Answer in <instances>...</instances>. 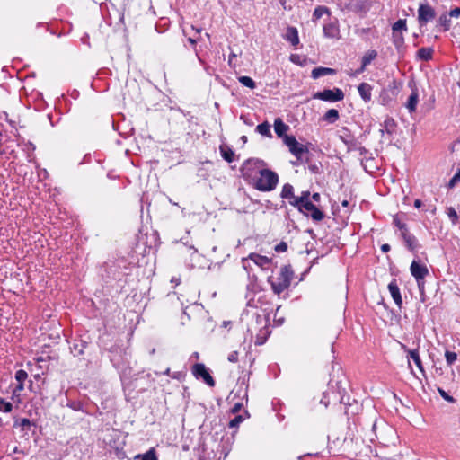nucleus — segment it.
I'll return each mask as SVG.
<instances>
[{
	"instance_id": "nucleus-58",
	"label": "nucleus",
	"mask_w": 460,
	"mask_h": 460,
	"mask_svg": "<svg viewBox=\"0 0 460 460\" xmlns=\"http://www.w3.org/2000/svg\"><path fill=\"white\" fill-rule=\"evenodd\" d=\"M18 452H20V451H19L18 447H15L14 449H13V453H18Z\"/></svg>"
},
{
	"instance_id": "nucleus-8",
	"label": "nucleus",
	"mask_w": 460,
	"mask_h": 460,
	"mask_svg": "<svg viewBox=\"0 0 460 460\" xmlns=\"http://www.w3.org/2000/svg\"><path fill=\"white\" fill-rule=\"evenodd\" d=\"M323 35L329 39L341 38L340 27L337 20L330 21L323 25Z\"/></svg>"
},
{
	"instance_id": "nucleus-13",
	"label": "nucleus",
	"mask_w": 460,
	"mask_h": 460,
	"mask_svg": "<svg viewBox=\"0 0 460 460\" xmlns=\"http://www.w3.org/2000/svg\"><path fill=\"white\" fill-rule=\"evenodd\" d=\"M292 278L293 270L291 267L289 265L283 266L280 269L279 276L278 277V279L290 286Z\"/></svg>"
},
{
	"instance_id": "nucleus-35",
	"label": "nucleus",
	"mask_w": 460,
	"mask_h": 460,
	"mask_svg": "<svg viewBox=\"0 0 460 460\" xmlns=\"http://www.w3.org/2000/svg\"><path fill=\"white\" fill-rule=\"evenodd\" d=\"M445 358L447 360V363L451 366L457 358L456 353L453 351H446Z\"/></svg>"
},
{
	"instance_id": "nucleus-1",
	"label": "nucleus",
	"mask_w": 460,
	"mask_h": 460,
	"mask_svg": "<svg viewBox=\"0 0 460 460\" xmlns=\"http://www.w3.org/2000/svg\"><path fill=\"white\" fill-rule=\"evenodd\" d=\"M279 182L278 174L269 169H262L259 176L254 179V187L261 191L273 190Z\"/></svg>"
},
{
	"instance_id": "nucleus-20",
	"label": "nucleus",
	"mask_w": 460,
	"mask_h": 460,
	"mask_svg": "<svg viewBox=\"0 0 460 460\" xmlns=\"http://www.w3.org/2000/svg\"><path fill=\"white\" fill-rule=\"evenodd\" d=\"M310 192L309 191H303L300 197H296L294 200H290L289 204L295 208L310 201L309 200Z\"/></svg>"
},
{
	"instance_id": "nucleus-49",
	"label": "nucleus",
	"mask_w": 460,
	"mask_h": 460,
	"mask_svg": "<svg viewBox=\"0 0 460 460\" xmlns=\"http://www.w3.org/2000/svg\"><path fill=\"white\" fill-rule=\"evenodd\" d=\"M381 250L382 252H387L388 251H390V245L387 244V243H385L381 246Z\"/></svg>"
},
{
	"instance_id": "nucleus-32",
	"label": "nucleus",
	"mask_w": 460,
	"mask_h": 460,
	"mask_svg": "<svg viewBox=\"0 0 460 460\" xmlns=\"http://www.w3.org/2000/svg\"><path fill=\"white\" fill-rule=\"evenodd\" d=\"M402 236L403 237L405 243H407L408 247L412 250L413 249V243L415 242V238L411 235H410L407 231L402 232Z\"/></svg>"
},
{
	"instance_id": "nucleus-38",
	"label": "nucleus",
	"mask_w": 460,
	"mask_h": 460,
	"mask_svg": "<svg viewBox=\"0 0 460 460\" xmlns=\"http://www.w3.org/2000/svg\"><path fill=\"white\" fill-rule=\"evenodd\" d=\"M243 420V418L241 415L235 416L230 422L229 427L234 428L237 427L242 421Z\"/></svg>"
},
{
	"instance_id": "nucleus-33",
	"label": "nucleus",
	"mask_w": 460,
	"mask_h": 460,
	"mask_svg": "<svg viewBox=\"0 0 460 460\" xmlns=\"http://www.w3.org/2000/svg\"><path fill=\"white\" fill-rule=\"evenodd\" d=\"M13 409V404L9 402H5L4 400H0V411L2 412H10Z\"/></svg>"
},
{
	"instance_id": "nucleus-37",
	"label": "nucleus",
	"mask_w": 460,
	"mask_h": 460,
	"mask_svg": "<svg viewBox=\"0 0 460 460\" xmlns=\"http://www.w3.org/2000/svg\"><path fill=\"white\" fill-rule=\"evenodd\" d=\"M14 426H19L22 429H29L31 427V421L29 419H22L19 421H15Z\"/></svg>"
},
{
	"instance_id": "nucleus-24",
	"label": "nucleus",
	"mask_w": 460,
	"mask_h": 460,
	"mask_svg": "<svg viewBox=\"0 0 460 460\" xmlns=\"http://www.w3.org/2000/svg\"><path fill=\"white\" fill-rule=\"evenodd\" d=\"M450 17L449 13L440 15L438 24L443 28V31L449 30L451 22Z\"/></svg>"
},
{
	"instance_id": "nucleus-36",
	"label": "nucleus",
	"mask_w": 460,
	"mask_h": 460,
	"mask_svg": "<svg viewBox=\"0 0 460 460\" xmlns=\"http://www.w3.org/2000/svg\"><path fill=\"white\" fill-rule=\"evenodd\" d=\"M447 216L448 217L450 218L451 222L455 225L456 224L457 222V219H458V216H457V213L456 211L455 210V208H449L447 209Z\"/></svg>"
},
{
	"instance_id": "nucleus-56",
	"label": "nucleus",
	"mask_w": 460,
	"mask_h": 460,
	"mask_svg": "<svg viewBox=\"0 0 460 460\" xmlns=\"http://www.w3.org/2000/svg\"><path fill=\"white\" fill-rule=\"evenodd\" d=\"M341 205H342L343 207H348V206H349V201H348V200H343V201L341 202Z\"/></svg>"
},
{
	"instance_id": "nucleus-44",
	"label": "nucleus",
	"mask_w": 460,
	"mask_h": 460,
	"mask_svg": "<svg viewBox=\"0 0 460 460\" xmlns=\"http://www.w3.org/2000/svg\"><path fill=\"white\" fill-rule=\"evenodd\" d=\"M449 15L451 17H459L460 16V8H455L450 11Z\"/></svg>"
},
{
	"instance_id": "nucleus-9",
	"label": "nucleus",
	"mask_w": 460,
	"mask_h": 460,
	"mask_svg": "<svg viewBox=\"0 0 460 460\" xmlns=\"http://www.w3.org/2000/svg\"><path fill=\"white\" fill-rule=\"evenodd\" d=\"M248 260L252 261L257 266L261 267V269H265L271 261V259L268 258L267 256L252 252L248 256V258L243 259V264L244 268H246V261Z\"/></svg>"
},
{
	"instance_id": "nucleus-22",
	"label": "nucleus",
	"mask_w": 460,
	"mask_h": 460,
	"mask_svg": "<svg viewBox=\"0 0 460 460\" xmlns=\"http://www.w3.org/2000/svg\"><path fill=\"white\" fill-rule=\"evenodd\" d=\"M220 152L223 158L227 161L228 163H231L234 161V153L232 149H230L227 146H220Z\"/></svg>"
},
{
	"instance_id": "nucleus-40",
	"label": "nucleus",
	"mask_w": 460,
	"mask_h": 460,
	"mask_svg": "<svg viewBox=\"0 0 460 460\" xmlns=\"http://www.w3.org/2000/svg\"><path fill=\"white\" fill-rule=\"evenodd\" d=\"M288 250V244L285 242H281L275 246V251L278 252H284Z\"/></svg>"
},
{
	"instance_id": "nucleus-3",
	"label": "nucleus",
	"mask_w": 460,
	"mask_h": 460,
	"mask_svg": "<svg viewBox=\"0 0 460 460\" xmlns=\"http://www.w3.org/2000/svg\"><path fill=\"white\" fill-rule=\"evenodd\" d=\"M314 99L331 102H339L344 99V93L340 88L324 89L322 92L314 93Z\"/></svg>"
},
{
	"instance_id": "nucleus-26",
	"label": "nucleus",
	"mask_w": 460,
	"mask_h": 460,
	"mask_svg": "<svg viewBox=\"0 0 460 460\" xmlns=\"http://www.w3.org/2000/svg\"><path fill=\"white\" fill-rule=\"evenodd\" d=\"M140 460H158L155 448H150L146 454L137 456Z\"/></svg>"
},
{
	"instance_id": "nucleus-52",
	"label": "nucleus",
	"mask_w": 460,
	"mask_h": 460,
	"mask_svg": "<svg viewBox=\"0 0 460 460\" xmlns=\"http://www.w3.org/2000/svg\"><path fill=\"white\" fill-rule=\"evenodd\" d=\"M414 206H415V208H420V207H421V201H420V199H416V200L414 201Z\"/></svg>"
},
{
	"instance_id": "nucleus-17",
	"label": "nucleus",
	"mask_w": 460,
	"mask_h": 460,
	"mask_svg": "<svg viewBox=\"0 0 460 460\" xmlns=\"http://www.w3.org/2000/svg\"><path fill=\"white\" fill-rule=\"evenodd\" d=\"M286 39L293 45L296 46L299 43L298 31L295 27H288L286 34Z\"/></svg>"
},
{
	"instance_id": "nucleus-55",
	"label": "nucleus",
	"mask_w": 460,
	"mask_h": 460,
	"mask_svg": "<svg viewBox=\"0 0 460 460\" xmlns=\"http://www.w3.org/2000/svg\"><path fill=\"white\" fill-rule=\"evenodd\" d=\"M189 41H190L192 45H194V44H196L197 40H196V39H193V38H189Z\"/></svg>"
},
{
	"instance_id": "nucleus-29",
	"label": "nucleus",
	"mask_w": 460,
	"mask_h": 460,
	"mask_svg": "<svg viewBox=\"0 0 460 460\" xmlns=\"http://www.w3.org/2000/svg\"><path fill=\"white\" fill-rule=\"evenodd\" d=\"M270 125L267 122L261 123V124L258 125L257 128H256L257 131L261 135L267 136V137L270 136Z\"/></svg>"
},
{
	"instance_id": "nucleus-4",
	"label": "nucleus",
	"mask_w": 460,
	"mask_h": 460,
	"mask_svg": "<svg viewBox=\"0 0 460 460\" xmlns=\"http://www.w3.org/2000/svg\"><path fill=\"white\" fill-rule=\"evenodd\" d=\"M296 208L301 213L306 217H310L314 221L319 222L324 217L323 212L317 208L311 201L305 202Z\"/></svg>"
},
{
	"instance_id": "nucleus-60",
	"label": "nucleus",
	"mask_w": 460,
	"mask_h": 460,
	"mask_svg": "<svg viewBox=\"0 0 460 460\" xmlns=\"http://www.w3.org/2000/svg\"><path fill=\"white\" fill-rule=\"evenodd\" d=\"M205 36H206L207 39L210 38V35L208 33H205Z\"/></svg>"
},
{
	"instance_id": "nucleus-57",
	"label": "nucleus",
	"mask_w": 460,
	"mask_h": 460,
	"mask_svg": "<svg viewBox=\"0 0 460 460\" xmlns=\"http://www.w3.org/2000/svg\"><path fill=\"white\" fill-rule=\"evenodd\" d=\"M408 365H409V367L411 369V372L413 373V370H412L411 364L410 360H408Z\"/></svg>"
},
{
	"instance_id": "nucleus-54",
	"label": "nucleus",
	"mask_w": 460,
	"mask_h": 460,
	"mask_svg": "<svg viewBox=\"0 0 460 460\" xmlns=\"http://www.w3.org/2000/svg\"><path fill=\"white\" fill-rule=\"evenodd\" d=\"M171 281L172 283H175L176 285H178L180 283V279H175V278H172Z\"/></svg>"
},
{
	"instance_id": "nucleus-27",
	"label": "nucleus",
	"mask_w": 460,
	"mask_h": 460,
	"mask_svg": "<svg viewBox=\"0 0 460 460\" xmlns=\"http://www.w3.org/2000/svg\"><path fill=\"white\" fill-rule=\"evenodd\" d=\"M392 30H393V32H395V31L402 32V31H406L407 30L406 21L402 20V19L398 20L396 22L394 23Z\"/></svg>"
},
{
	"instance_id": "nucleus-16",
	"label": "nucleus",
	"mask_w": 460,
	"mask_h": 460,
	"mask_svg": "<svg viewBox=\"0 0 460 460\" xmlns=\"http://www.w3.org/2000/svg\"><path fill=\"white\" fill-rule=\"evenodd\" d=\"M288 129V126L286 125L281 119H276L274 121V130L278 137H282L284 140L285 133Z\"/></svg>"
},
{
	"instance_id": "nucleus-59",
	"label": "nucleus",
	"mask_w": 460,
	"mask_h": 460,
	"mask_svg": "<svg viewBox=\"0 0 460 460\" xmlns=\"http://www.w3.org/2000/svg\"><path fill=\"white\" fill-rule=\"evenodd\" d=\"M3 425H4V423H3V420H2V418L0 417V427H2Z\"/></svg>"
},
{
	"instance_id": "nucleus-23",
	"label": "nucleus",
	"mask_w": 460,
	"mask_h": 460,
	"mask_svg": "<svg viewBox=\"0 0 460 460\" xmlns=\"http://www.w3.org/2000/svg\"><path fill=\"white\" fill-rule=\"evenodd\" d=\"M339 119V112L335 109H330L327 111V112L323 115V119L325 121H328L330 123L335 122Z\"/></svg>"
},
{
	"instance_id": "nucleus-19",
	"label": "nucleus",
	"mask_w": 460,
	"mask_h": 460,
	"mask_svg": "<svg viewBox=\"0 0 460 460\" xmlns=\"http://www.w3.org/2000/svg\"><path fill=\"white\" fill-rule=\"evenodd\" d=\"M293 190V186L289 183H286L282 188L281 198L288 199V202L290 200H294V199H296V196L294 195Z\"/></svg>"
},
{
	"instance_id": "nucleus-43",
	"label": "nucleus",
	"mask_w": 460,
	"mask_h": 460,
	"mask_svg": "<svg viewBox=\"0 0 460 460\" xmlns=\"http://www.w3.org/2000/svg\"><path fill=\"white\" fill-rule=\"evenodd\" d=\"M227 359L232 362V363H235L238 361V352L237 351H233L231 352L229 355H228V358Z\"/></svg>"
},
{
	"instance_id": "nucleus-31",
	"label": "nucleus",
	"mask_w": 460,
	"mask_h": 460,
	"mask_svg": "<svg viewBox=\"0 0 460 460\" xmlns=\"http://www.w3.org/2000/svg\"><path fill=\"white\" fill-rule=\"evenodd\" d=\"M393 42L396 48H399L403 43V36L402 32H393Z\"/></svg>"
},
{
	"instance_id": "nucleus-25",
	"label": "nucleus",
	"mask_w": 460,
	"mask_h": 460,
	"mask_svg": "<svg viewBox=\"0 0 460 460\" xmlns=\"http://www.w3.org/2000/svg\"><path fill=\"white\" fill-rule=\"evenodd\" d=\"M418 57L422 60H429L432 58V49L429 48H421L418 50Z\"/></svg>"
},
{
	"instance_id": "nucleus-46",
	"label": "nucleus",
	"mask_w": 460,
	"mask_h": 460,
	"mask_svg": "<svg viewBox=\"0 0 460 460\" xmlns=\"http://www.w3.org/2000/svg\"><path fill=\"white\" fill-rule=\"evenodd\" d=\"M242 408V403L241 402H236L234 407L232 408V412L233 413H237Z\"/></svg>"
},
{
	"instance_id": "nucleus-47",
	"label": "nucleus",
	"mask_w": 460,
	"mask_h": 460,
	"mask_svg": "<svg viewBox=\"0 0 460 460\" xmlns=\"http://www.w3.org/2000/svg\"><path fill=\"white\" fill-rule=\"evenodd\" d=\"M458 182L459 181H457V179L453 176L452 179L448 182V187L449 188H454Z\"/></svg>"
},
{
	"instance_id": "nucleus-48",
	"label": "nucleus",
	"mask_w": 460,
	"mask_h": 460,
	"mask_svg": "<svg viewBox=\"0 0 460 460\" xmlns=\"http://www.w3.org/2000/svg\"><path fill=\"white\" fill-rule=\"evenodd\" d=\"M369 31H370V28H362V29L357 30V33L358 35H363V34L368 33Z\"/></svg>"
},
{
	"instance_id": "nucleus-30",
	"label": "nucleus",
	"mask_w": 460,
	"mask_h": 460,
	"mask_svg": "<svg viewBox=\"0 0 460 460\" xmlns=\"http://www.w3.org/2000/svg\"><path fill=\"white\" fill-rule=\"evenodd\" d=\"M329 13V10L327 7L325 6H318L314 9V13H313V17L315 19V20H318L320 19L324 13Z\"/></svg>"
},
{
	"instance_id": "nucleus-2",
	"label": "nucleus",
	"mask_w": 460,
	"mask_h": 460,
	"mask_svg": "<svg viewBox=\"0 0 460 460\" xmlns=\"http://www.w3.org/2000/svg\"><path fill=\"white\" fill-rule=\"evenodd\" d=\"M284 144L288 147L289 152L299 160L308 153L306 146L298 143L294 136H284Z\"/></svg>"
},
{
	"instance_id": "nucleus-51",
	"label": "nucleus",
	"mask_w": 460,
	"mask_h": 460,
	"mask_svg": "<svg viewBox=\"0 0 460 460\" xmlns=\"http://www.w3.org/2000/svg\"><path fill=\"white\" fill-rule=\"evenodd\" d=\"M235 57H236V55H235L234 53H232V54L229 56V58H228V64H229L230 66H232V65H233V59H234V58H235Z\"/></svg>"
},
{
	"instance_id": "nucleus-11",
	"label": "nucleus",
	"mask_w": 460,
	"mask_h": 460,
	"mask_svg": "<svg viewBox=\"0 0 460 460\" xmlns=\"http://www.w3.org/2000/svg\"><path fill=\"white\" fill-rule=\"evenodd\" d=\"M388 289L391 294V296L393 297L394 303L401 307L402 305V299L401 296L399 287L396 284V281L394 280L389 283Z\"/></svg>"
},
{
	"instance_id": "nucleus-12",
	"label": "nucleus",
	"mask_w": 460,
	"mask_h": 460,
	"mask_svg": "<svg viewBox=\"0 0 460 460\" xmlns=\"http://www.w3.org/2000/svg\"><path fill=\"white\" fill-rule=\"evenodd\" d=\"M401 347L405 352H407L408 358H411L413 360V362L415 363L417 367L420 369V371L424 373V368H423L422 362L420 358L418 350L417 349H413V350L408 349L406 348V346L402 343H401Z\"/></svg>"
},
{
	"instance_id": "nucleus-53",
	"label": "nucleus",
	"mask_w": 460,
	"mask_h": 460,
	"mask_svg": "<svg viewBox=\"0 0 460 460\" xmlns=\"http://www.w3.org/2000/svg\"><path fill=\"white\" fill-rule=\"evenodd\" d=\"M454 177H456L457 181H460V169L455 173Z\"/></svg>"
},
{
	"instance_id": "nucleus-14",
	"label": "nucleus",
	"mask_w": 460,
	"mask_h": 460,
	"mask_svg": "<svg viewBox=\"0 0 460 460\" xmlns=\"http://www.w3.org/2000/svg\"><path fill=\"white\" fill-rule=\"evenodd\" d=\"M371 90L372 87L367 83H361L358 86V93L365 102H369L371 100Z\"/></svg>"
},
{
	"instance_id": "nucleus-5",
	"label": "nucleus",
	"mask_w": 460,
	"mask_h": 460,
	"mask_svg": "<svg viewBox=\"0 0 460 460\" xmlns=\"http://www.w3.org/2000/svg\"><path fill=\"white\" fill-rule=\"evenodd\" d=\"M436 16V12L432 6L428 4H420L418 9V21L420 26L427 24Z\"/></svg>"
},
{
	"instance_id": "nucleus-15",
	"label": "nucleus",
	"mask_w": 460,
	"mask_h": 460,
	"mask_svg": "<svg viewBox=\"0 0 460 460\" xmlns=\"http://www.w3.org/2000/svg\"><path fill=\"white\" fill-rule=\"evenodd\" d=\"M335 70L329 67H315L312 70L311 75L314 79H317L321 76L334 75Z\"/></svg>"
},
{
	"instance_id": "nucleus-62",
	"label": "nucleus",
	"mask_w": 460,
	"mask_h": 460,
	"mask_svg": "<svg viewBox=\"0 0 460 460\" xmlns=\"http://www.w3.org/2000/svg\"><path fill=\"white\" fill-rule=\"evenodd\" d=\"M197 33H198V34H199V33H200V30H199V29H198V30H197Z\"/></svg>"
},
{
	"instance_id": "nucleus-39",
	"label": "nucleus",
	"mask_w": 460,
	"mask_h": 460,
	"mask_svg": "<svg viewBox=\"0 0 460 460\" xmlns=\"http://www.w3.org/2000/svg\"><path fill=\"white\" fill-rule=\"evenodd\" d=\"M319 403L323 405V408H327L329 404L328 394L326 392L323 393L321 399L319 400Z\"/></svg>"
},
{
	"instance_id": "nucleus-28",
	"label": "nucleus",
	"mask_w": 460,
	"mask_h": 460,
	"mask_svg": "<svg viewBox=\"0 0 460 460\" xmlns=\"http://www.w3.org/2000/svg\"><path fill=\"white\" fill-rule=\"evenodd\" d=\"M238 81L244 86L249 87L250 89L255 88V82L249 76H240Z\"/></svg>"
},
{
	"instance_id": "nucleus-21",
	"label": "nucleus",
	"mask_w": 460,
	"mask_h": 460,
	"mask_svg": "<svg viewBox=\"0 0 460 460\" xmlns=\"http://www.w3.org/2000/svg\"><path fill=\"white\" fill-rule=\"evenodd\" d=\"M289 287V285L286 284L282 280L277 279L275 281L271 282V288L274 291V293L279 295L282 293L285 289H287Z\"/></svg>"
},
{
	"instance_id": "nucleus-45",
	"label": "nucleus",
	"mask_w": 460,
	"mask_h": 460,
	"mask_svg": "<svg viewBox=\"0 0 460 460\" xmlns=\"http://www.w3.org/2000/svg\"><path fill=\"white\" fill-rule=\"evenodd\" d=\"M394 223L396 225V226L402 232V231H407V229L405 228V225L404 224H402L399 220L397 219H394Z\"/></svg>"
},
{
	"instance_id": "nucleus-18",
	"label": "nucleus",
	"mask_w": 460,
	"mask_h": 460,
	"mask_svg": "<svg viewBox=\"0 0 460 460\" xmlns=\"http://www.w3.org/2000/svg\"><path fill=\"white\" fill-rule=\"evenodd\" d=\"M376 56L377 52L376 50L367 51L362 58V66L360 71H364L366 66H368L372 62V60H374L376 58Z\"/></svg>"
},
{
	"instance_id": "nucleus-6",
	"label": "nucleus",
	"mask_w": 460,
	"mask_h": 460,
	"mask_svg": "<svg viewBox=\"0 0 460 460\" xmlns=\"http://www.w3.org/2000/svg\"><path fill=\"white\" fill-rule=\"evenodd\" d=\"M411 273L418 282L419 288L423 286V279L429 274V270L424 264L413 261L411 265Z\"/></svg>"
},
{
	"instance_id": "nucleus-34",
	"label": "nucleus",
	"mask_w": 460,
	"mask_h": 460,
	"mask_svg": "<svg viewBox=\"0 0 460 460\" xmlns=\"http://www.w3.org/2000/svg\"><path fill=\"white\" fill-rule=\"evenodd\" d=\"M27 377H28L27 372L22 369L18 370L15 373V379H16L17 383H24V381L27 379Z\"/></svg>"
},
{
	"instance_id": "nucleus-7",
	"label": "nucleus",
	"mask_w": 460,
	"mask_h": 460,
	"mask_svg": "<svg viewBox=\"0 0 460 460\" xmlns=\"http://www.w3.org/2000/svg\"><path fill=\"white\" fill-rule=\"evenodd\" d=\"M192 373L196 377H200L203 381L208 385L210 387L215 386V381L213 377L208 373L205 365L202 363H197L193 366Z\"/></svg>"
},
{
	"instance_id": "nucleus-61",
	"label": "nucleus",
	"mask_w": 460,
	"mask_h": 460,
	"mask_svg": "<svg viewBox=\"0 0 460 460\" xmlns=\"http://www.w3.org/2000/svg\"><path fill=\"white\" fill-rule=\"evenodd\" d=\"M242 139L245 142L247 138L245 136H243V137H242Z\"/></svg>"
},
{
	"instance_id": "nucleus-41",
	"label": "nucleus",
	"mask_w": 460,
	"mask_h": 460,
	"mask_svg": "<svg viewBox=\"0 0 460 460\" xmlns=\"http://www.w3.org/2000/svg\"><path fill=\"white\" fill-rule=\"evenodd\" d=\"M439 394L447 402H454V398L450 395H448L443 389L438 388V389Z\"/></svg>"
},
{
	"instance_id": "nucleus-50",
	"label": "nucleus",
	"mask_w": 460,
	"mask_h": 460,
	"mask_svg": "<svg viewBox=\"0 0 460 460\" xmlns=\"http://www.w3.org/2000/svg\"><path fill=\"white\" fill-rule=\"evenodd\" d=\"M312 199L315 202H319L320 201V194L319 193H314L312 195Z\"/></svg>"
},
{
	"instance_id": "nucleus-10",
	"label": "nucleus",
	"mask_w": 460,
	"mask_h": 460,
	"mask_svg": "<svg viewBox=\"0 0 460 460\" xmlns=\"http://www.w3.org/2000/svg\"><path fill=\"white\" fill-rule=\"evenodd\" d=\"M418 102H419V93H418V89L414 86L412 88L411 95L408 98L407 102L405 103V107L409 111L410 113H412L416 111Z\"/></svg>"
},
{
	"instance_id": "nucleus-42",
	"label": "nucleus",
	"mask_w": 460,
	"mask_h": 460,
	"mask_svg": "<svg viewBox=\"0 0 460 460\" xmlns=\"http://www.w3.org/2000/svg\"><path fill=\"white\" fill-rule=\"evenodd\" d=\"M24 388V385H23V383H17V385H15L14 389H13V396H19V393L21 391H22Z\"/></svg>"
}]
</instances>
